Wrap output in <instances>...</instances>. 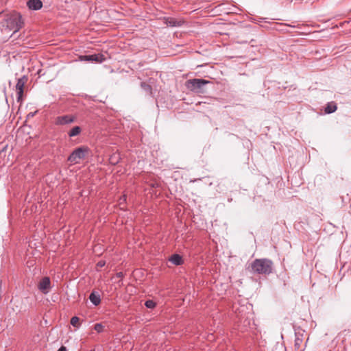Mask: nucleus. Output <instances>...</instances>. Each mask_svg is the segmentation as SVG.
Masks as SVG:
<instances>
[{
    "instance_id": "nucleus-1",
    "label": "nucleus",
    "mask_w": 351,
    "mask_h": 351,
    "mask_svg": "<svg viewBox=\"0 0 351 351\" xmlns=\"http://www.w3.org/2000/svg\"><path fill=\"white\" fill-rule=\"evenodd\" d=\"M21 15L16 12L10 13L5 19L6 27L14 32H18L23 26Z\"/></svg>"
},
{
    "instance_id": "nucleus-2",
    "label": "nucleus",
    "mask_w": 351,
    "mask_h": 351,
    "mask_svg": "<svg viewBox=\"0 0 351 351\" xmlns=\"http://www.w3.org/2000/svg\"><path fill=\"white\" fill-rule=\"evenodd\" d=\"M253 271L258 274H267L271 272L272 262L268 259H256L252 263Z\"/></svg>"
},
{
    "instance_id": "nucleus-3",
    "label": "nucleus",
    "mask_w": 351,
    "mask_h": 351,
    "mask_svg": "<svg viewBox=\"0 0 351 351\" xmlns=\"http://www.w3.org/2000/svg\"><path fill=\"white\" fill-rule=\"evenodd\" d=\"M88 149L85 147H81L75 149L69 156L68 160L71 164H77L81 160L85 158L86 154L88 152Z\"/></svg>"
},
{
    "instance_id": "nucleus-4",
    "label": "nucleus",
    "mask_w": 351,
    "mask_h": 351,
    "mask_svg": "<svg viewBox=\"0 0 351 351\" xmlns=\"http://www.w3.org/2000/svg\"><path fill=\"white\" fill-rule=\"evenodd\" d=\"M209 83L203 79H193L186 81V86L188 89L195 93H202L203 86Z\"/></svg>"
},
{
    "instance_id": "nucleus-5",
    "label": "nucleus",
    "mask_w": 351,
    "mask_h": 351,
    "mask_svg": "<svg viewBox=\"0 0 351 351\" xmlns=\"http://www.w3.org/2000/svg\"><path fill=\"white\" fill-rule=\"evenodd\" d=\"M27 81V78L25 76H23L21 78H19L17 81L16 85V90L17 92L18 95V101H19L23 94V88L25 86V83Z\"/></svg>"
},
{
    "instance_id": "nucleus-6",
    "label": "nucleus",
    "mask_w": 351,
    "mask_h": 351,
    "mask_svg": "<svg viewBox=\"0 0 351 351\" xmlns=\"http://www.w3.org/2000/svg\"><path fill=\"white\" fill-rule=\"evenodd\" d=\"M50 279L48 277L43 278L38 284V289L43 293H47L50 289Z\"/></svg>"
},
{
    "instance_id": "nucleus-7",
    "label": "nucleus",
    "mask_w": 351,
    "mask_h": 351,
    "mask_svg": "<svg viewBox=\"0 0 351 351\" xmlns=\"http://www.w3.org/2000/svg\"><path fill=\"white\" fill-rule=\"evenodd\" d=\"M27 5L29 9L37 10L42 8L43 3L40 0H28Z\"/></svg>"
},
{
    "instance_id": "nucleus-8",
    "label": "nucleus",
    "mask_w": 351,
    "mask_h": 351,
    "mask_svg": "<svg viewBox=\"0 0 351 351\" xmlns=\"http://www.w3.org/2000/svg\"><path fill=\"white\" fill-rule=\"evenodd\" d=\"M165 23L171 27H179L184 23V21L181 19L170 17L165 19Z\"/></svg>"
},
{
    "instance_id": "nucleus-9",
    "label": "nucleus",
    "mask_w": 351,
    "mask_h": 351,
    "mask_svg": "<svg viewBox=\"0 0 351 351\" xmlns=\"http://www.w3.org/2000/svg\"><path fill=\"white\" fill-rule=\"evenodd\" d=\"M74 118L71 116L65 115L58 117L56 119V123L58 125H64L73 122Z\"/></svg>"
},
{
    "instance_id": "nucleus-10",
    "label": "nucleus",
    "mask_w": 351,
    "mask_h": 351,
    "mask_svg": "<svg viewBox=\"0 0 351 351\" xmlns=\"http://www.w3.org/2000/svg\"><path fill=\"white\" fill-rule=\"evenodd\" d=\"M84 59L88 61H95L97 62H101L104 60V58L102 55L99 54H93L90 56H86L84 57Z\"/></svg>"
},
{
    "instance_id": "nucleus-11",
    "label": "nucleus",
    "mask_w": 351,
    "mask_h": 351,
    "mask_svg": "<svg viewBox=\"0 0 351 351\" xmlns=\"http://www.w3.org/2000/svg\"><path fill=\"white\" fill-rule=\"evenodd\" d=\"M89 299L90 302L95 306H97L101 302L99 294L96 293L95 292L90 293Z\"/></svg>"
},
{
    "instance_id": "nucleus-12",
    "label": "nucleus",
    "mask_w": 351,
    "mask_h": 351,
    "mask_svg": "<svg viewBox=\"0 0 351 351\" xmlns=\"http://www.w3.org/2000/svg\"><path fill=\"white\" fill-rule=\"evenodd\" d=\"M169 261L176 265H180L182 263V258L178 254H173L169 258Z\"/></svg>"
},
{
    "instance_id": "nucleus-13",
    "label": "nucleus",
    "mask_w": 351,
    "mask_h": 351,
    "mask_svg": "<svg viewBox=\"0 0 351 351\" xmlns=\"http://www.w3.org/2000/svg\"><path fill=\"white\" fill-rule=\"evenodd\" d=\"M337 110V105L334 102L328 103L325 108L326 113L330 114L335 112Z\"/></svg>"
},
{
    "instance_id": "nucleus-14",
    "label": "nucleus",
    "mask_w": 351,
    "mask_h": 351,
    "mask_svg": "<svg viewBox=\"0 0 351 351\" xmlns=\"http://www.w3.org/2000/svg\"><path fill=\"white\" fill-rule=\"evenodd\" d=\"M81 132V128L79 126L73 127L69 132L70 137H73L78 135Z\"/></svg>"
},
{
    "instance_id": "nucleus-15",
    "label": "nucleus",
    "mask_w": 351,
    "mask_h": 351,
    "mask_svg": "<svg viewBox=\"0 0 351 351\" xmlns=\"http://www.w3.org/2000/svg\"><path fill=\"white\" fill-rule=\"evenodd\" d=\"M145 305L148 308H153L156 306V303L152 300H147L145 302Z\"/></svg>"
},
{
    "instance_id": "nucleus-16",
    "label": "nucleus",
    "mask_w": 351,
    "mask_h": 351,
    "mask_svg": "<svg viewBox=\"0 0 351 351\" xmlns=\"http://www.w3.org/2000/svg\"><path fill=\"white\" fill-rule=\"evenodd\" d=\"M79 318L77 317H73L71 319V324L73 326H78Z\"/></svg>"
},
{
    "instance_id": "nucleus-17",
    "label": "nucleus",
    "mask_w": 351,
    "mask_h": 351,
    "mask_svg": "<svg viewBox=\"0 0 351 351\" xmlns=\"http://www.w3.org/2000/svg\"><path fill=\"white\" fill-rule=\"evenodd\" d=\"M103 328L104 326L101 324H96L94 326L95 330L98 332H102Z\"/></svg>"
},
{
    "instance_id": "nucleus-18",
    "label": "nucleus",
    "mask_w": 351,
    "mask_h": 351,
    "mask_svg": "<svg viewBox=\"0 0 351 351\" xmlns=\"http://www.w3.org/2000/svg\"><path fill=\"white\" fill-rule=\"evenodd\" d=\"M110 160L111 163L116 164L117 162H118L119 157L116 155H114L110 157Z\"/></svg>"
},
{
    "instance_id": "nucleus-19",
    "label": "nucleus",
    "mask_w": 351,
    "mask_h": 351,
    "mask_svg": "<svg viewBox=\"0 0 351 351\" xmlns=\"http://www.w3.org/2000/svg\"><path fill=\"white\" fill-rule=\"evenodd\" d=\"M141 86L143 87V88L147 91V92H149L151 90V87L148 84H146L145 83H142L141 84Z\"/></svg>"
},
{
    "instance_id": "nucleus-20",
    "label": "nucleus",
    "mask_w": 351,
    "mask_h": 351,
    "mask_svg": "<svg viewBox=\"0 0 351 351\" xmlns=\"http://www.w3.org/2000/svg\"><path fill=\"white\" fill-rule=\"evenodd\" d=\"M97 267H102L105 265V262L104 261H99L97 263Z\"/></svg>"
},
{
    "instance_id": "nucleus-21",
    "label": "nucleus",
    "mask_w": 351,
    "mask_h": 351,
    "mask_svg": "<svg viewBox=\"0 0 351 351\" xmlns=\"http://www.w3.org/2000/svg\"><path fill=\"white\" fill-rule=\"evenodd\" d=\"M58 351H66V349L64 346H62Z\"/></svg>"
},
{
    "instance_id": "nucleus-22",
    "label": "nucleus",
    "mask_w": 351,
    "mask_h": 351,
    "mask_svg": "<svg viewBox=\"0 0 351 351\" xmlns=\"http://www.w3.org/2000/svg\"><path fill=\"white\" fill-rule=\"evenodd\" d=\"M120 200H121V201H123V202H125V196H123V197H121V198L120 199Z\"/></svg>"
},
{
    "instance_id": "nucleus-23",
    "label": "nucleus",
    "mask_w": 351,
    "mask_h": 351,
    "mask_svg": "<svg viewBox=\"0 0 351 351\" xmlns=\"http://www.w3.org/2000/svg\"><path fill=\"white\" fill-rule=\"evenodd\" d=\"M122 276V273H119V274H118V276H119V277H120V276Z\"/></svg>"
}]
</instances>
